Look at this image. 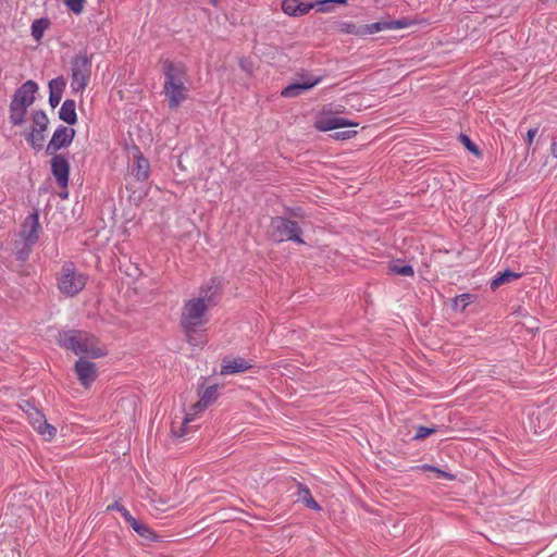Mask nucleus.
<instances>
[{
  "mask_svg": "<svg viewBox=\"0 0 557 557\" xmlns=\"http://www.w3.org/2000/svg\"><path fill=\"white\" fill-rule=\"evenodd\" d=\"M214 305L212 294L205 293L186 301L181 314V326L187 343L193 347H202L206 343V313Z\"/></svg>",
  "mask_w": 557,
  "mask_h": 557,
  "instance_id": "1",
  "label": "nucleus"
},
{
  "mask_svg": "<svg viewBox=\"0 0 557 557\" xmlns=\"http://www.w3.org/2000/svg\"><path fill=\"white\" fill-rule=\"evenodd\" d=\"M57 341L60 346L75 355H86L91 358H100L107 355V349L99 345L98 338L86 331H62L59 333Z\"/></svg>",
  "mask_w": 557,
  "mask_h": 557,
  "instance_id": "2",
  "label": "nucleus"
},
{
  "mask_svg": "<svg viewBox=\"0 0 557 557\" xmlns=\"http://www.w3.org/2000/svg\"><path fill=\"white\" fill-rule=\"evenodd\" d=\"M87 283V275L79 272L73 262H65L57 274L58 290L66 296L79 294Z\"/></svg>",
  "mask_w": 557,
  "mask_h": 557,
  "instance_id": "3",
  "label": "nucleus"
},
{
  "mask_svg": "<svg viewBox=\"0 0 557 557\" xmlns=\"http://www.w3.org/2000/svg\"><path fill=\"white\" fill-rule=\"evenodd\" d=\"M91 73V60L86 54L75 55L71 62V88L74 94H83Z\"/></svg>",
  "mask_w": 557,
  "mask_h": 557,
  "instance_id": "4",
  "label": "nucleus"
},
{
  "mask_svg": "<svg viewBox=\"0 0 557 557\" xmlns=\"http://www.w3.org/2000/svg\"><path fill=\"white\" fill-rule=\"evenodd\" d=\"M270 234L271 238L277 243L284 240H294L298 244L304 243L297 223L285 218L276 216L272 219Z\"/></svg>",
  "mask_w": 557,
  "mask_h": 557,
  "instance_id": "5",
  "label": "nucleus"
},
{
  "mask_svg": "<svg viewBox=\"0 0 557 557\" xmlns=\"http://www.w3.org/2000/svg\"><path fill=\"white\" fill-rule=\"evenodd\" d=\"M218 385L208 386L201 394V397L197 404L191 407L193 412L186 413L183 422V426L181 432H176V438L184 437L188 434L189 428L188 423L191 422L199 412L206 410L210 405H212L218 398Z\"/></svg>",
  "mask_w": 557,
  "mask_h": 557,
  "instance_id": "6",
  "label": "nucleus"
},
{
  "mask_svg": "<svg viewBox=\"0 0 557 557\" xmlns=\"http://www.w3.org/2000/svg\"><path fill=\"white\" fill-rule=\"evenodd\" d=\"M75 134L76 132L74 128L60 125L54 131L52 138L47 146V153L53 154L58 150L70 146L75 137Z\"/></svg>",
  "mask_w": 557,
  "mask_h": 557,
  "instance_id": "7",
  "label": "nucleus"
},
{
  "mask_svg": "<svg viewBox=\"0 0 557 557\" xmlns=\"http://www.w3.org/2000/svg\"><path fill=\"white\" fill-rule=\"evenodd\" d=\"M129 158L133 159L129 165L131 174L139 182H144L149 177L150 164L149 161L143 157L137 147H132L128 150Z\"/></svg>",
  "mask_w": 557,
  "mask_h": 557,
  "instance_id": "8",
  "label": "nucleus"
},
{
  "mask_svg": "<svg viewBox=\"0 0 557 557\" xmlns=\"http://www.w3.org/2000/svg\"><path fill=\"white\" fill-rule=\"evenodd\" d=\"M51 172L62 188H66L69 184L70 163L63 154H55L51 159Z\"/></svg>",
  "mask_w": 557,
  "mask_h": 557,
  "instance_id": "9",
  "label": "nucleus"
},
{
  "mask_svg": "<svg viewBox=\"0 0 557 557\" xmlns=\"http://www.w3.org/2000/svg\"><path fill=\"white\" fill-rule=\"evenodd\" d=\"M38 91V85L34 81H26L15 91L12 102L29 108L35 101V94Z\"/></svg>",
  "mask_w": 557,
  "mask_h": 557,
  "instance_id": "10",
  "label": "nucleus"
},
{
  "mask_svg": "<svg viewBox=\"0 0 557 557\" xmlns=\"http://www.w3.org/2000/svg\"><path fill=\"white\" fill-rule=\"evenodd\" d=\"M40 230L38 211L30 213L22 224L21 237L27 245H33L38 239Z\"/></svg>",
  "mask_w": 557,
  "mask_h": 557,
  "instance_id": "11",
  "label": "nucleus"
},
{
  "mask_svg": "<svg viewBox=\"0 0 557 557\" xmlns=\"http://www.w3.org/2000/svg\"><path fill=\"white\" fill-rule=\"evenodd\" d=\"M75 373L85 387H89L98 376L96 364L84 359L76 361Z\"/></svg>",
  "mask_w": 557,
  "mask_h": 557,
  "instance_id": "12",
  "label": "nucleus"
},
{
  "mask_svg": "<svg viewBox=\"0 0 557 557\" xmlns=\"http://www.w3.org/2000/svg\"><path fill=\"white\" fill-rule=\"evenodd\" d=\"M347 126H358V123L329 114H323L314 121V127L320 132H327Z\"/></svg>",
  "mask_w": 557,
  "mask_h": 557,
  "instance_id": "13",
  "label": "nucleus"
},
{
  "mask_svg": "<svg viewBox=\"0 0 557 557\" xmlns=\"http://www.w3.org/2000/svg\"><path fill=\"white\" fill-rule=\"evenodd\" d=\"M409 22L406 18L394 20V21H382L372 24L361 26L362 36L375 34L387 29H400L409 26Z\"/></svg>",
  "mask_w": 557,
  "mask_h": 557,
  "instance_id": "14",
  "label": "nucleus"
},
{
  "mask_svg": "<svg viewBox=\"0 0 557 557\" xmlns=\"http://www.w3.org/2000/svg\"><path fill=\"white\" fill-rule=\"evenodd\" d=\"M251 368H252L251 362L246 360L243 357L224 358L221 363L220 373L222 375L244 373Z\"/></svg>",
  "mask_w": 557,
  "mask_h": 557,
  "instance_id": "15",
  "label": "nucleus"
},
{
  "mask_svg": "<svg viewBox=\"0 0 557 557\" xmlns=\"http://www.w3.org/2000/svg\"><path fill=\"white\" fill-rule=\"evenodd\" d=\"M314 7H317L315 3H305L300 0H283L282 2L284 13L294 17L306 15Z\"/></svg>",
  "mask_w": 557,
  "mask_h": 557,
  "instance_id": "16",
  "label": "nucleus"
},
{
  "mask_svg": "<svg viewBox=\"0 0 557 557\" xmlns=\"http://www.w3.org/2000/svg\"><path fill=\"white\" fill-rule=\"evenodd\" d=\"M163 71L165 75L164 94L169 102V107H174V67L170 61L163 62Z\"/></svg>",
  "mask_w": 557,
  "mask_h": 557,
  "instance_id": "17",
  "label": "nucleus"
},
{
  "mask_svg": "<svg viewBox=\"0 0 557 557\" xmlns=\"http://www.w3.org/2000/svg\"><path fill=\"white\" fill-rule=\"evenodd\" d=\"M321 81V78H314L312 81H305V82H301V83H294V84H290L288 86H286L281 95L283 97H286V98H292V97H296V96H299L301 95L302 92L311 89L312 87H314L317 84H319V82Z\"/></svg>",
  "mask_w": 557,
  "mask_h": 557,
  "instance_id": "18",
  "label": "nucleus"
},
{
  "mask_svg": "<svg viewBox=\"0 0 557 557\" xmlns=\"http://www.w3.org/2000/svg\"><path fill=\"white\" fill-rule=\"evenodd\" d=\"M65 84V79L62 76L49 82V103L52 108H55L60 103Z\"/></svg>",
  "mask_w": 557,
  "mask_h": 557,
  "instance_id": "19",
  "label": "nucleus"
},
{
  "mask_svg": "<svg viewBox=\"0 0 557 557\" xmlns=\"http://www.w3.org/2000/svg\"><path fill=\"white\" fill-rule=\"evenodd\" d=\"M125 521L140 537L147 541L157 540V535L153 531L146 523L137 520L132 515H125Z\"/></svg>",
  "mask_w": 557,
  "mask_h": 557,
  "instance_id": "20",
  "label": "nucleus"
},
{
  "mask_svg": "<svg viewBox=\"0 0 557 557\" xmlns=\"http://www.w3.org/2000/svg\"><path fill=\"white\" fill-rule=\"evenodd\" d=\"M59 117L69 125H73L77 122L76 103L74 100L66 99L62 103L59 111Z\"/></svg>",
  "mask_w": 557,
  "mask_h": 557,
  "instance_id": "21",
  "label": "nucleus"
},
{
  "mask_svg": "<svg viewBox=\"0 0 557 557\" xmlns=\"http://www.w3.org/2000/svg\"><path fill=\"white\" fill-rule=\"evenodd\" d=\"M521 276L520 273L512 272L510 270H505L503 273H498L491 282V289L495 290L499 286L510 283Z\"/></svg>",
  "mask_w": 557,
  "mask_h": 557,
  "instance_id": "22",
  "label": "nucleus"
},
{
  "mask_svg": "<svg viewBox=\"0 0 557 557\" xmlns=\"http://www.w3.org/2000/svg\"><path fill=\"white\" fill-rule=\"evenodd\" d=\"M26 107L16 104L11 101L10 103V121L13 125H22L25 121V115L27 112Z\"/></svg>",
  "mask_w": 557,
  "mask_h": 557,
  "instance_id": "23",
  "label": "nucleus"
},
{
  "mask_svg": "<svg viewBox=\"0 0 557 557\" xmlns=\"http://www.w3.org/2000/svg\"><path fill=\"white\" fill-rule=\"evenodd\" d=\"M297 496H298V500L302 502L308 508H311L314 510L321 509L319 504L311 496V493L306 485L299 484Z\"/></svg>",
  "mask_w": 557,
  "mask_h": 557,
  "instance_id": "24",
  "label": "nucleus"
},
{
  "mask_svg": "<svg viewBox=\"0 0 557 557\" xmlns=\"http://www.w3.org/2000/svg\"><path fill=\"white\" fill-rule=\"evenodd\" d=\"M33 428L48 441L53 438L57 433L55 428L46 421L45 416Z\"/></svg>",
  "mask_w": 557,
  "mask_h": 557,
  "instance_id": "25",
  "label": "nucleus"
},
{
  "mask_svg": "<svg viewBox=\"0 0 557 557\" xmlns=\"http://www.w3.org/2000/svg\"><path fill=\"white\" fill-rule=\"evenodd\" d=\"M49 26V21L47 18H38L35 20L32 24V36L36 41H40L44 37L45 30Z\"/></svg>",
  "mask_w": 557,
  "mask_h": 557,
  "instance_id": "26",
  "label": "nucleus"
},
{
  "mask_svg": "<svg viewBox=\"0 0 557 557\" xmlns=\"http://www.w3.org/2000/svg\"><path fill=\"white\" fill-rule=\"evenodd\" d=\"M389 272L401 276H412L414 274L413 268L409 264L401 263L399 261L392 262L389 264Z\"/></svg>",
  "mask_w": 557,
  "mask_h": 557,
  "instance_id": "27",
  "label": "nucleus"
},
{
  "mask_svg": "<svg viewBox=\"0 0 557 557\" xmlns=\"http://www.w3.org/2000/svg\"><path fill=\"white\" fill-rule=\"evenodd\" d=\"M46 131L32 129V132L27 135V141L35 150H40L44 146L45 141V133Z\"/></svg>",
  "mask_w": 557,
  "mask_h": 557,
  "instance_id": "28",
  "label": "nucleus"
},
{
  "mask_svg": "<svg viewBox=\"0 0 557 557\" xmlns=\"http://www.w3.org/2000/svg\"><path fill=\"white\" fill-rule=\"evenodd\" d=\"M32 120H33V129H38V131L47 129L49 120H48L47 114L44 111H41V110L35 111L33 113Z\"/></svg>",
  "mask_w": 557,
  "mask_h": 557,
  "instance_id": "29",
  "label": "nucleus"
},
{
  "mask_svg": "<svg viewBox=\"0 0 557 557\" xmlns=\"http://www.w3.org/2000/svg\"><path fill=\"white\" fill-rule=\"evenodd\" d=\"M21 408L26 412L32 425H36V422L44 417V414L29 401H25Z\"/></svg>",
  "mask_w": 557,
  "mask_h": 557,
  "instance_id": "30",
  "label": "nucleus"
},
{
  "mask_svg": "<svg viewBox=\"0 0 557 557\" xmlns=\"http://www.w3.org/2000/svg\"><path fill=\"white\" fill-rule=\"evenodd\" d=\"M336 29L343 34L362 36L361 26H357L356 24H354L351 22H339L336 25Z\"/></svg>",
  "mask_w": 557,
  "mask_h": 557,
  "instance_id": "31",
  "label": "nucleus"
},
{
  "mask_svg": "<svg viewBox=\"0 0 557 557\" xmlns=\"http://www.w3.org/2000/svg\"><path fill=\"white\" fill-rule=\"evenodd\" d=\"M471 298L472 296L470 294H462L457 296L454 299V309L458 311H463L471 302Z\"/></svg>",
  "mask_w": 557,
  "mask_h": 557,
  "instance_id": "32",
  "label": "nucleus"
},
{
  "mask_svg": "<svg viewBox=\"0 0 557 557\" xmlns=\"http://www.w3.org/2000/svg\"><path fill=\"white\" fill-rule=\"evenodd\" d=\"M86 0H64V4L75 14H81L84 11Z\"/></svg>",
  "mask_w": 557,
  "mask_h": 557,
  "instance_id": "33",
  "label": "nucleus"
},
{
  "mask_svg": "<svg viewBox=\"0 0 557 557\" xmlns=\"http://www.w3.org/2000/svg\"><path fill=\"white\" fill-rule=\"evenodd\" d=\"M459 138H460V141L465 145V147L469 151H471L472 153H474L476 156L480 154L479 148L476 147V145L474 143H472V140L467 135L461 134Z\"/></svg>",
  "mask_w": 557,
  "mask_h": 557,
  "instance_id": "34",
  "label": "nucleus"
},
{
  "mask_svg": "<svg viewBox=\"0 0 557 557\" xmlns=\"http://www.w3.org/2000/svg\"><path fill=\"white\" fill-rule=\"evenodd\" d=\"M435 431L436 430L434 428L419 426L414 434V440H423V438L428 437L429 435L435 433Z\"/></svg>",
  "mask_w": 557,
  "mask_h": 557,
  "instance_id": "35",
  "label": "nucleus"
},
{
  "mask_svg": "<svg viewBox=\"0 0 557 557\" xmlns=\"http://www.w3.org/2000/svg\"><path fill=\"white\" fill-rule=\"evenodd\" d=\"M331 3L346 4L347 0H322V1L315 2L318 10L321 12H329V9H325L324 7H325V4H331Z\"/></svg>",
  "mask_w": 557,
  "mask_h": 557,
  "instance_id": "36",
  "label": "nucleus"
},
{
  "mask_svg": "<svg viewBox=\"0 0 557 557\" xmlns=\"http://www.w3.org/2000/svg\"><path fill=\"white\" fill-rule=\"evenodd\" d=\"M107 510H117V512H121L122 517L125 519V515H131V512L122 506L119 502H114L113 504L109 505Z\"/></svg>",
  "mask_w": 557,
  "mask_h": 557,
  "instance_id": "37",
  "label": "nucleus"
},
{
  "mask_svg": "<svg viewBox=\"0 0 557 557\" xmlns=\"http://www.w3.org/2000/svg\"><path fill=\"white\" fill-rule=\"evenodd\" d=\"M357 134L356 131H344V132H337L334 135L335 139H349L354 137Z\"/></svg>",
  "mask_w": 557,
  "mask_h": 557,
  "instance_id": "38",
  "label": "nucleus"
},
{
  "mask_svg": "<svg viewBox=\"0 0 557 557\" xmlns=\"http://www.w3.org/2000/svg\"><path fill=\"white\" fill-rule=\"evenodd\" d=\"M537 132H539V128H537V127L530 128V129L528 131V133H527V144H528L529 146H531V145H532L533 139H534V137L536 136Z\"/></svg>",
  "mask_w": 557,
  "mask_h": 557,
  "instance_id": "39",
  "label": "nucleus"
},
{
  "mask_svg": "<svg viewBox=\"0 0 557 557\" xmlns=\"http://www.w3.org/2000/svg\"><path fill=\"white\" fill-rule=\"evenodd\" d=\"M425 468H426L428 470L435 471V472H436L440 476H442V478H446V479H449V480H451V479L454 478L451 474H449V473H447V472H445V471H443V470H440V469H437V468H435V467L428 466V467H425Z\"/></svg>",
  "mask_w": 557,
  "mask_h": 557,
  "instance_id": "40",
  "label": "nucleus"
},
{
  "mask_svg": "<svg viewBox=\"0 0 557 557\" xmlns=\"http://www.w3.org/2000/svg\"><path fill=\"white\" fill-rule=\"evenodd\" d=\"M175 89H176V104H177L181 99L185 98V95L182 94L183 87L177 82H176Z\"/></svg>",
  "mask_w": 557,
  "mask_h": 557,
  "instance_id": "41",
  "label": "nucleus"
},
{
  "mask_svg": "<svg viewBox=\"0 0 557 557\" xmlns=\"http://www.w3.org/2000/svg\"><path fill=\"white\" fill-rule=\"evenodd\" d=\"M550 152L554 157L557 158V143H553L550 146Z\"/></svg>",
  "mask_w": 557,
  "mask_h": 557,
  "instance_id": "42",
  "label": "nucleus"
},
{
  "mask_svg": "<svg viewBox=\"0 0 557 557\" xmlns=\"http://www.w3.org/2000/svg\"><path fill=\"white\" fill-rule=\"evenodd\" d=\"M210 3L214 7H216L219 4V0H210Z\"/></svg>",
  "mask_w": 557,
  "mask_h": 557,
  "instance_id": "43",
  "label": "nucleus"
},
{
  "mask_svg": "<svg viewBox=\"0 0 557 557\" xmlns=\"http://www.w3.org/2000/svg\"><path fill=\"white\" fill-rule=\"evenodd\" d=\"M156 509L157 510H164L162 507H158V506H156Z\"/></svg>",
  "mask_w": 557,
  "mask_h": 557,
  "instance_id": "44",
  "label": "nucleus"
},
{
  "mask_svg": "<svg viewBox=\"0 0 557 557\" xmlns=\"http://www.w3.org/2000/svg\"><path fill=\"white\" fill-rule=\"evenodd\" d=\"M324 8H325V9H329V11L331 10L330 4H325V7H324Z\"/></svg>",
  "mask_w": 557,
  "mask_h": 557,
  "instance_id": "45",
  "label": "nucleus"
}]
</instances>
